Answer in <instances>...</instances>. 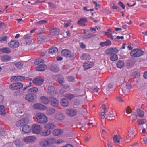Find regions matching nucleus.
Wrapping results in <instances>:
<instances>
[{"label": "nucleus", "mask_w": 147, "mask_h": 147, "mask_svg": "<svg viewBox=\"0 0 147 147\" xmlns=\"http://www.w3.org/2000/svg\"><path fill=\"white\" fill-rule=\"evenodd\" d=\"M37 39L38 43H41L46 39V37L44 35H41L38 36Z\"/></svg>", "instance_id": "obj_40"}, {"label": "nucleus", "mask_w": 147, "mask_h": 147, "mask_svg": "<svg viewBox=\"0 0 147 147\" xmlns=\"http://www.w3.org/2000/svg\"><path fill=\"white\" fill-rule=\"evenodd\" d=\"M50 31L53 34H57L59 33L60 30L58 28H53L50 30Z\"/></svg>", "instance_id": "obj_43"}, {"label": "nucleus", "mask_w": 147, "mask_h": 147, "mask_svg": "<svg viewBox=\"0 0 147 147\" xmlns=\"http://www.w3.org/2000/svg\"><path fill=\"white\" fill-rule=\"evenodd\" d=\"M15 65L18 68H20L23 65V64L20 62H19L15 64Z\"/></svg>", "instance_id": "obj_47"}, {"label": "nucleus", "mask_w": 147, "mask_h": 147, "mask_svg": "<svg viewBox=\"0 0 147 147\" xmlns=\"http://www.w3.org/2000/svg\"><path fill=\"white\" fill-rule=\"evenodd\" d=\"M0 51L5 53H9L11 51L10 49L7 47L1 48L0 49Z\"/></svg>", "instance_id": "obj_36"}, {"label": "nucleus", "mask_w": 147, "mask_h": 147, "mask_svg": "<svg viewBox=\"0 0 147 147\" xmlns=\"http://www.w3.org/2000/svg\"><path fill=\"white\" fill-rule=\"evenodd\" d=\"M14 143L17 147H21L23 146V142L19 139L16 140L14 142Z\"/></svg>", "instance_id": "obj_37"}, {"label": "nucleus", "mask_w": 147, "mask_h": 147, "mask_svg": "<svg viewBox=\"0 0 147 147\" xmlns=\"http://www.w3.org/2000/svg\"><path fill=\"white\" fill-rule=\"evenodd\" d=\"M29 122L28 119L27 118H25L17 121L16 123V125L17 127H20L28 123Z\"/></svg>", "instance_id": "obj_6"}, {"label": "nucleus", "mask_w": 147, "mask_h": 147, "mask_svg": "<svg viewBox=\"0 0 147 147\" xmlns=\"http://www.w3.org/2000/svg\"><path fill=\"white\" fill-rule=\"evenodd\" d=\"M17 76H13L11 78V80L12 82L17 81Z\"/></svg>", "instance_id": "obj_56"}, {"label": "nucleus", "mask_w": 147, "mask_h": 147, "mask_svg": "<svg viewBox=\"0 0 147 147\" xmlns=\"http://www.w3.org/2000/svg\"><path fill=\"white\" fill-rule=\"evenodd\" d=\"M118 5L120 6L123 9H124L125 8V7L123 3L121 2H119L118 3Z\"/></svg>", "instance_id": "obj_55"}, {"label": "nucleus", "mask_w": 147, "mask_h": 147, "mask_svg": "<svg viewBox=\"0 0 147 147\" xmlns=\"http://www.w3.org/2000/svg\"><path fill=\"white\" fill-rule=\"evenodd\" d=\"M146 122V119L145 118H144L141 119L138 122V124L139 125H143L145 124Z\"/></svg>", "instance_id": "obj_50"}, {"label": "nucleus", "mask_w": 147, "mask_h": 147, "mask_svg": "<svg viewBox=\"0 0 147 147\" xmlns=\"http://www.w3.org/2000/svg\"><path fill=\"white\" fill-rule=\"evenodd\" d=\"M63 87L65 89V91H67L69 90L70 88L68 86H67L66 87L65 86H63Z\"/></svg>", "instance_id": "obj_64"}, {"label": "nucleus", "mask_w": 147, "mask_h": 147, "mask_svg": "<svg viewBox=\"0 0 147 147\" xmlns=\"http://www.w3.org/2000/svg\"><path fill=\"white\" fill-rule=\"evenodd\" d=\"M119 50L116 47L111 48L110 49H107V51L109 52V53H117L119 52Z\"/></svg>", "instance_id": "obj_34"}, {"label": "nucleus", "mask_w": 147, "mask_h": 147, "mask_svg": "<svg viewBox=\"0 0 147 147\" xmlns=\"http://www.w3.org/2000/svg\"><path fill=\"white\" fill-rule=\"evenodd\" d=\"M24 112V108L22 107L18 108L16 110L17 113L19 114L22 113Z\"/></svg>", "instance_id": "obj_49"}, {"label": "nucleus", "mask_w": 147, "mask_h": 147, "mask_svg": "<svg viewBox=\"0 0 147 147\" xmlns=\"http://www.w3.org/2000/svg\"><path fill=\"white\" fill-rule=\"evenodd\" d=\"M94 65L93 62L88 61L85 62L83 64V67L85 70H87L92 68Z\"/></svg>", "instance_id": "obj_16"}, {"label": "nucleus", "mask_w": 147, "mask_h": 147, "mask_svg": "<svg viewBox=\"0 0 147 147\" xmlns=\"http://www.w3.org/2000/svg\"><path fill=\"white\" fill-rule=\"evenodd\" d=\"M51 144V138L42 139L39 142V145L42 147H46Z\"/></svg>", "instance_id": "obj_4"}, {"label": "nucleus", "mask_w": 147, "mask_h": 147, "mask_svg": "<svg viewBox=\"0 0 147 147\" xmlns=\"http://www.w3.org/2000/svg\"><path fill=\"white\" fill-rule=\"evenodd\" d=\"M23 87L22 83L20 82L13 83L11 84L9 88L11 90H15L20 89Z\"/></svg>", "instance_id": "obj_8"}, {"label": "nucleus", "mask_w": 147, "mask_h": 147, "mask_svg": "<svg viewBox=\"0 0 147 147\" xmlns=\"http://www.w3.org/2000/svg\"><path fill=\"white\" fill-rule=\"evenodd\" d=\"M131 109L129 107H128L126 109V112L127 114H128L130 113H131Z\"/></svg>", "instance_id": "obj_57"}, {"label": "nucleus", "mask_w": 147, "mask_h": 147, "mask_svg": "<svg viewBox=\"0 0 147 147\" xmlns=\"http://www.w3.org/2000/svg\"><path fill=\"white\" fill-rule=\"evenodd\" d=\"M113 142L115 143H119L120 142L121 138L119 135H115L113 137Z\"/></svg>", "instance_id": "obj_32"}, {"label": "nucleus", "mask_w": 147, "mask_h": 147, "mask_svg": "<svg viewBox=\"0 0 147 147\" xmlns=\"http://www.w3.org/2000/svg\"><path fill=\"white\" fill-rule=\"evenodd\" d=\"M25 79V77L23 76H17V81H22Z\"/></svg>", "instance_id": "obj_53"}, {"label": "nucleus", "mask_w": 147, "mask_h": 147, "mask_svg": "<svg viewBox=\"0 0 147 147\" xmlns=\"http://www.w3.org/2000/svg\"><path fill=\"white\" fill-rule=\"evenodd\" d=\"M65 97L67 99L71 100L74 97V96L71 94H67L65 95Z\"/></svg>", "instance_id": "obj_48"}, {"label": "nucleus", "mask_w": 147, "mask_h": 147, "mask_svg": "<svg viewBox=\"0 0 147 147\" xmlns=\"http://www.w3.org/2000/svg\"><path fill=\"white\" fill-rule=\"evenodd\" d=\"M38 91V89L37 88H32L29 89L28 90V92L32 95L36 93Z\"/></svg>", "instance_id": "obj_33"}, {"label": "nucleus", "mask_w": 147, "mask_h": 147, "mask_svg": "<svg viewBox=\"0 0 147 147\" xmlns=\"http://www.w3.org/2000/svg\"><path fill=\"white\" fill-rule=\"evenodd\" d=\"M87 20L86 18H81L78 20L77 24L79 26H86V24Z\"/></svg>", "instance_id": "obj_11"}, {"label": "nucleus", "mask_w": 147, "mask_h": 147, "mask_svg": "<svg viewBox=\"0 0 147 147\" xmlns=\"http://www.w3.org/2000/svg\"><path fill=\"white\" fill-rule=\"evenodd\" d=\"M3 96L2 95H0V103H2L3 102Z\"/></svg>", "instance_id": "obj_58"}, {"label": "nucleus", "mask_w": 147, "mask_h": 147, "mask_svg": "<svg viewBox=\"0 0 147 147\" xmlns=\"http://www.w3.org/2000/svg\"><path fill=\"white\" fill-rule=\"evenodd\" d=\"M111 44V42L109 40H107L105 42H102L100 43V45L102 47L106 46H109Z\"/></svg>", "instance_id": "obj_42"}, {"label": "nucleus", "mask_w": 147, "mask_h": 147, "mask_svg": "<svg viewBox=\"0 0 147 147\" xmlns=\"http://www.w3.org/2000/svg\"><path fill=\"white\" fill-rule=\"evenodd\" d=\"M105 117V113L104 112H102L101 114V118L102 119H104Z\"/></svg>", "instance_id": "obj_63"}, {"label": "nucleus", "mask_w": 147, "mask_h": 147, "mask_svg": "<svg viewBox=\"0 0 147 147\" xmlns=\"http://www.w3.org/2000/svg\"><path fill=\"white\" fill-rule=\"evenodd\" d=\"M144 52L142 50L139 49H134L130 53V55L132 57H139L144 55Z\"/></svg>", "instance_id": "obj_3"}, {"label": "nucleus", "mask_w": 147, "mask_h": 147, "mask_svg": "<svg viewBox=\"0 0 147 147\" xmlns=\"http://www.w3.org/2000/svg\"><path fill=\"white\" fill-rule=\"evenodd\" d=\"M35 116L38 122L40 124H45L48 121L47 117L42 113H37L35 114Z\"/></svg>", "instance_id": "obj_2"}, {"label": "nucleus", "mask_w": 147, "mask_h": 147, "mask_svg": "<svg viewBox=\"0 0 147 147\" xmlns=\"http://www.w3.org/2000/svg\"><path fill=\"white\" fill-rule=\"evenodd\" d=\"M57 48L55 47L51 48L49 51V54L52 55H55L57 53Z\"/></svg>", "instance_id": "obj_26"}, {"label": "nucleus", "mask_w": 147, "mask_h": 147, "mask_svg": "<svg viewBox=\"0 0 147 147\" xmlns=\"http://www.w3.org/2000/svg\"><path fill=\"white\" fill-rule=\"evenodd\" d=\"M61 54L63 56H65L67 58L72 57L74 55V54L71 53L70 50L65 49L62 50Z\"/></svg>", "instance_id": "obj_7"}, {"label": "nucleus", "mask_w": 147, "mask_h": 147, "mask_svg": "<svg viewBox=\"0 0 147 147\" xmlns=\"http://www.w3.org/2000/svg\"><path fill=\"white\" fill-rule=\"evenodd\" d=\"M74 79V78L73 77L71 76L68 77L67 78V81L69 82L72 81Z\"/></svg>", "instance_id": "obj_54"}, {"label": "nucleus", "mask_w": 147, "mask_h": 147, "mask_svg": "<svg viewBox=\"0 0 147 147\" xmlns=\"http://www.w3.org/2000/svg\"><path fill=\"white\" fill-rule=\"evenodd\" d=\"M47 68V66L43 64L39 65L36 68V70L39 71H43L46 69Z\"/></svg>", "instance_id": "obj_25"}, {"label": "nucleus", "mask_w": 147, "mask_h": 147, "mask_svg": "<svg viewBox=\"0 0 147 147\" xmlns=\"http://www.w3.org/2000/svg\"><path fill=\"white\" fill-rule=\"evenodd\" d=\"M23 140L26 143H31L36 141V138L35 136H27L25 137Z\"/></svg>", "instance_id": "obj_5"}, {"label": "nucleus", "mask_w": 147, "mask_h": 147, "mask_svg": "<svg viewBox=\"0 0 147 147\" xmlns=\"http://www.w3.org/2000/svg\"><path fill=\"white\" fill-rule=\"evenodd\" d=\"M9 47L13 48L18 47L19 46V43L16 40H12L8 44Z\"/></svg>", "instance_id": "obj_13"}, {"label": "nucleus", "mask_w": 147, "mask_h": 147, "mask_svg": "<svg viewBox=\"0 0 147 147\" xmlns=\"http://www.w3.org/2000/svg\"><path fill=\"white\" fill-rule=\"evenodd\" d=\"M6 114L5 107L3 105H0V115L4 116Z\"/></svg>", "instance_id": "obj_30"}, {"label": "nucleus", "mask_w": 147, "mask_h": 147, "mask_svg": "<svg viewBox=\"0 0 147 147\" xmlns=\"http://www.w3.org/2000/svg\"><path fill=\"white\" fill-rule=\"evenodd\" d=\"M49 70L53 72H57L59 70L57 65L56 64H52L49 67Z\"/></svg>", "instance_id": "obj_15"}, {"label": "nucleus", "mask_w": 147, "mask_h": 147, "mask_svg": "<svg viewBox=\"0 0 147 147\" xmlns=\"http://www.w3.org/2000/svg\"><path fill=\"white\" fill-rule=\"evenodd\" d=\"M55 118L58 120H62L64 119V116L62 113L61 112H58L55 115Z\"/></svg>", "instance_id": "obj_21"}, {"label": "nucleus", "mask_w": 147, "mask_h": 147, "mask_svg": "<svg viewBox=\"0 0 147 147\" xmlns=\"http://www.w3.org/2000/svg\"><path fill=\"white\" fill-rule=\"evenodd\" d=\"M40 100L41 102L45 104H47L49 101L47 98L43 96L40 97Z\"/></svg>", "instance_id": "obj_29"}, {"label": "nucleus", "mask_w": 147, "mask_h": 147, "mask_svg": "<svg viewBox=\"0 0 147 147\" xmlns=\"http://www.w3.org/2000/svg\"><path fill=\"white\" fill-rule=\"evenodd\" d=\"M53 78L57 80V82L60 84H61L64 83V78L63 76L61 75H54Z\"/></svg>", "instance_id": "obj_14"}, {"label": "nucleus", "mask_w": 147, "mask_h": 147, "mask_svg": "<svg viewBox=\"0 0 147 147\" xmlns=\"http://www.w3.org/2000/svg\"><path fill=\"white\" fill-rule=\"evenodd\" d=\"M56 127V125L52 123H47L44 125V127L46 130L52 129Z\"/></svg>", "instance_id": "obj_17"}, {"label": "nucleus", "mask_w": 147, "mask_h": 147, "mask_svg": "<svg viewBox=\"0 0 147 147\" xmlns=\"http://www.w3.org/2000/svg\"><path fill=\"white\" fill-rule=\"evenodd\" d=\"M33 107L35 109L41 110H45L47 108L45 106L40 103L34 104V105Z\"/></svg>", "instance_id": "obj_12"}, {"label": "nucleus", "mask_w": 147, "mask_h": 147, "mask_svg": "<svg viewBox=\"0 0 147 147\" xmlns=\"http://www.w3.org/2000/svg\"><path fill=\"white\" fill-rule=\"evenodd\" d=\"M22 131L23 132L26 133H29L31 131V127L28 125H25L23 126Z\"/></svg>", "instance_id": "obj_24"}, {"label": "nucleus", "mask_w": 147, "mask_h": 147, "mask_svg": "<svg viewBox=\"0 0 147 147\" xmlns=\"http://www.w3.org/2000/svg\"><path fill=\"white\" fill-rule=\"evenodd\" d=\"M80 58L81 59L83 60H89L91 59V57L88 54H84L82 55Z\"/></svg>", "instance_id": "obj_35"}, {"label": "nucleus", "mask_w": 147, "mask_h": 147, "mask_svg": "<svg viewBox=\"0 0 147 147\" xmlns=\"http://www.w3.org/2000/svg\"><path fill=\"white\" fill-rule=\"evenodd\" d=\"M130 135V134H129L128 135L126 136L124 138V140L125 141L129 139V137H131Z\"/></svg>", "instance_id": "obj_62"}, {"label": "nucleus", "mask_w": 147, "mask_h": 147, "mask_svg": "<svg viewBox=\"0 0 147 147\" xmlns=\"http://www.w3.org/2000/svg\"><path fill=\"white\" fill-rule=\"evenodd\" d=\"M51 144H59L64 142V140L61 139H58L56 140L54 138H51Z\"/></svg>", "instance_id": "obj_22"}, {"label": "nucleus", "mask_w": 147, "mask_h": 147, "mask_svg": "<svg viewBox=\"0 0 147 147\" xmlns=\"http://www.w3.org/2000/svg\"><path fill=\"white\" fill-rule=\"evenodd\" d=\"M44 61L41 59H38L35 61L34 63L36 65H40L44 63Z\"/></svg>", "instance_id": "obj_46"}, {"label": "nucleus", "mask_w": 147, "mask_h": 147, "mask_svg": "<svg viewBox=\"0 0 147 147\" xmlns=\"http://www.w3.org/2000/svg\"><path fill=\"white\" fill-rule=\"evenodd\" d=\"M32 82L35 85H40L42 84L43 80L42 78H38L34 79Z\"/></svg>", "instance_id": "obj_18"}, {"label": "nucleus", "mask_w": 147, "mask_h": 147, "mask_svg": "<svg viewBox=\"0 0 147 147\" xmlns=\"http://www.w3.org/2000/svg\"><path fill=\"white\" fill-rule=\"evenodd\" d=\"M69 103V102L64 98H62L61 101V104L63 107L67 106Z\"/></svg>", "instance_id": "obj_38"}, {"label": "nucleus", "mask_w": 147, "mask_h": 147, "mask_svg": "<svg viewBox=\"0 0 147 147\" xmlns=\"http://www.w3.org/2000/svg\"><path fill=\"white\" fill-rule=\"evenodd\" d=\"M65 113L68 116L73 117L76 115L77 111L74 109H69L66 110Z\"/></svg>", "instance_id": "obj_9"}, {"label": "nucleus", "mask_w": 147, "mask_h": 147, "mask_svg": "<svg viewBox=\"0 0 147 147\" xmlns=\"http://www.w3.org/2000/svg\"><path fill=\"white\" fill-rule=\"evenodd\" d=\"M134 115L136 114L139 117L141 118L143 117L144 115V111L141 109H138L136 110V111L133 113Z\"/></svg>", "instance_id": "obj_19"}, {"label": "nucleus", "mask_w": 147, "mask_h": 147, "mask_svg": "<svg viewBox=\"0 0 147 147\" xmlns=\"http://www.w3.org/2000/svg\"><path fill=\"white\" fill-rule=\"evenodd\" d=\"M116 100L119 102H123V101L121 98L120 96L117 97L116 98Z\"/></svg>", "instance_id": "obj_59"}, {"label": "nucleus", "mask_w": 147, "mask_h": 147, "mask_svg": "<svg viewBox=\"0 0 147 147\" xmlns=\"http://www.w3.org/2000/svg\"><path fill=\"white\" fill-rule=\"evenodd\" d=\"M7 37L6 36H4L0 37V41L3 42L5 41L7 39Z\"/></svg>", "instance_id": "obj_52"}, {"label": "nucleus", "mask_w": 147, "mask_h": 147, "mask_svg": "<svg viewBox=\"0 0 147 147\" xmlns=\"http://www.w3.org/2000/svg\"><path fill=\"white\" fill-rule=\"evenodd\" d=\"M48 92L50 95H53L55 93V88L53 86H49L48 88Z\"/></svg>", "instance_id": "obj_27"}, {"label": "nucleus", "mask_w": 147, "mask_h": 147, "mask_svg": "<svg viewBox=\"0 0 147 147\" xmlns=\"http://www.w3.org/2000/svg\"><path fill=\"white\" fill-rule=\"evenodd\" d=\"M26 100L29 101H32L34 99V96L30 94H27L25 97Z\"/></svg>", "instance_id": "obj_31"}, {"label": "nucleus", "mask_w": 147, "mask_h": 147, "mask_svg": "<svg viewBox=\"0 0 147 147\" xmlns=\"http://www.w3.org/2000/svg\"><path fill=\"white\" fill-rule=\"evenodd\" d=\"M30 38V36L28 34L24 36L23 38L24 42H25L26 44L29 45L30 44L31 42Z\"/></svg>", "instance_id": "obj_23"}, {"label": "nucleus", "mask_w": 147, "mask_h": 147, "mask_svg": "<svg viewBox=\"0 0 147 147\" xmlns=\"http://www.w3.org/2000/svg\"><path fill=\"white\" fill-rule=\"evenodd\" d=\"M47 22L46 21L41 20L37 22L36 24H41L43 23H46Z\"/></svg>", "instance_id": "obj_60"}, {"label": "nucleus", "mask_w": 147, "mask_h": 147, "mask_svg": "<svg viewBox=\"0 0 147 147\" xmlns=\"http://www.w3.org/2000/svg\"><path fill=\"white\" fill-rule=\"evenodd\" d=\"M96 36V35L94 34L93 33H89L87 35L83 36L82 38L83 39L89 38Z\"/></svg>", "instance_id": "obj_45"}, {"label": "nucleus", "mask_w": 147, "mask_h": 147, "mask_svg": "<svg viewBox=\"0 0 147 147\" xmlns=\"http://www.w3.org/2000/svg\"><path fill=\"white\" fill-rule=\"evenodd\" d=\"M106 54L110 55V59L111 61H115L118 60V57L117 55L114 53H109V52H107Z\"/></svg>", "instance_id": "obj_20"}, {"label": "nucleus", "mask_w": 147, "mask_h": 147, "mask_svg": "<svg viewBox=\"0 0 147 147\" xmlns=\"http://www.w3.org/2000/svg\"><path fill=\"white\" fill-rule=\"evenodd\" d=\"M32 131L34 134H41L44 136H48L51 132V131L49 130H45L44 131H43L40 125L37 124H34L32 125Z\"/></svg>", "instance_id": "obj_1"}, {"label": "nucleus", "mask_w": 147, "mask_h": 147, "mask_svg": "<svg viewBox=\"0 0 147 147\" xmlns=\"http://www.w3.org/2000/svg\"><path fill=\"white\" fill-rule=\"evenodd\" d=\"M124 65L125 63L124 61L121 60L119 61L116 64L117 67L119 68H121L124 66Z\"/></svg>", "instance_id": "obj_39"}, {"label": "nucleus", "mask_w": 147, "mask_h": 147, "mask_svg": "<svg viewBox=\"0 0 147 147\" xmlns=\"http://www.w3.org/2000/svg\"><path fill=\"white\" fill-rule=\"evenodd\" d=\"M143 141L144 143L146 144L147 143V137L146 136L144 137L143 138Z\"/></svg>", "instance_id": "obj_61"}, {"label": "nucleus", "mask_w": 147, "mask_h": 147, "mask_svg": "<svg viewBox=\"0 0 147 147\" xmlns=\"http://www.w3.org/2000/svg\"><path fill=\"white\" fill-rule=\"evenodd\" d=\"M49 102L52 106L57 107L58 106L59 102L56 98L53 97L49 98Z\"/></svg>", "instance_id": "obj_10"}, {"label": "nucleus", "mask_w": 147, "mask_h": 147, "mask_svg": "<svg viewBox=\"0 0 147 147\" xmlns=\"http://www.w3.org/2000/svg\"><path fill=\"white\" fill-rule=\"evenodd\" d=\"M105 35L107 36L108 38H110L112 39H113V38L111 34L109 32H105Z\"/></svg>", "instance_id": "obj_51"}, {"label": "nucleus", "mask_w": 147, "mask_h": 147, "mask_svg": "<svg viewBox=\"0 0 147 147\" xmlns=\"http://www.w3.org/2000/svg\"><path fill=\"white\" fill-rule=\"evenodd\" d=\"M11 57L8 55L2 56L1 57V59L3 61L6 62L10 60Z\"/></svg>", "instance_id": "obj_44"}, {"label": "nucleus", "mask_w": 147, "mask_h": 147, "mask_svg": "<svg viewBox=\"0 0 147 147\" xmlns=\"http://www.w3.org/2000/svg\"><path fill=\"white\" fill-rule=\"evenodd\" d=\"M63 133L62 130L59 129H57L54 130L53 134L54 136H58L61 134Z\"/></svg>", "instance_id": "obj_28"}, {"label": "nucleus", "mask_w": 147, "mask_h": 147, "mask_svg": "<svg viewBox=\"0 0 147 147\" xmlns=\"http://www.w3.org/2000/svg\"><path fill=\"white\" fill-rule=\"evenodd\" d=\"M55 110L54 108H50L47 110L46 113L47 115H50L55 113Z\"/></svg>", "instance_id": "obj_41"}]
</instances>
